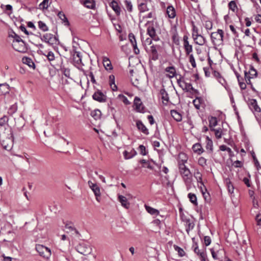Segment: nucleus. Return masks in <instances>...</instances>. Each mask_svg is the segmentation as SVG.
<instances>
[{"mask_svg": "<svg viewBox=\"0 0 261 261\" xmlns=\"http://www.w3.org/2000/svg\"><path fill=\"white\" fill-rule=\"evenodd\" d=\"M187 160L188 158L185 153H179L178 161L179 171L185 184L189 185L192 181V175L189 169L185 165Z\"/></svg>", "mask_w": 261, "mask_h": 261, "instance_id": "nucleus-1", "label": "nucleus"}, {"mask_svg": "<svg viewBox=\"0 0 261 261\" xmlns=\"http://www.w3.org/2000/svg\"><path fill=\"white\" fill-rule=\"evenodd\" d=\"M2 137V136H1ZM1 144L4 149L9 150L11 149L13 145V137L11 129L8 128L7 130V133H5V137L4 138H0Z\"/></svg>", "mask_w": 261, "mask_h": 261, "instance_id": "nucleus-2", "label": "nucleus"}, {"mask_svg": "<svg viewBox=\"0 0 261 261\" xmlns=\"http://www.w3.org/2000/svg\"><path fill=\"white\" fill-rule=\"evenodd\" d=\"M224 32L222 30L218 29L217 32L211 34V39L213 45L219 46L223 44Z\"/></svg>", "mask_w": 261, "mask_h": 261, "instance_id": "nucleus-3", "label": "nucleus"}, {"mask_svg": "<svg viewBox=\"0 0 261 261\" xmlns=\"http://www.w3.org/2000/svg\"><path fill=\"white\" fill-rule=\"evenodd\" d=\"M40 38L41 41L48 43L50 45L56 44L59 41L55 35L50 33H46L43 36L40 35Z\"/></svg>", "mask_w": 261, "mask_h": 261, "instance_id": "nucleus-4", "label": "nucleus"}, {"mask_svg": "<svg viewBox=\"0 0 261 261\" xmlns=\"http://www.w3.org/2000/svg\"><path fill=\"white\" fill-rule=\"evenodd\" d=\"M177 82L179 86L181 87L182 90L187 92L190 91L191 90L195 92H197V90L192 87L191 83H187L183 80V77H182L181 75H179V78L177 80Z\"/></svg>", "mask_w": 261, "mask_h": 261, "instance_id": "nucleus-5", "label": "nucleus"}, {"mask_svg": "<svg viewBox=\"0 0 261 261\" xmlns=\"http://www.w3.org/2000/svg\"><path fill=\"white\" fill-rule=\"evenodd\" d=\"M36 249L40 256L46 259L49 258L51 255L50 250L42 245H37Z\"/></svg>", "mask_w": 261, "mask_h": 261, "instance_id": "nucleus-6", "label": "nucleus"}, {"mask_svg": "<svg viewBox=\"0 0 261 261\" xmlns=\"http://www.w3.org/2000/svg\"><path fill=\"white\" fill-rule=\"evenodd\" d=\"M192 247L193 248L194 253L198 256L201 261H206L207 255L205 247L199 249L197 243H195Z\"/></svg>", "mask_w": 261, "mask_h": 261, "instance_id": "nucleus-7", "label": "nucleus"}, {"mask_svg": "<svg viewBox=\"0 0 261 261\" xmlns=\"http://www.w3.org/2000/svg\"><path fill=\"white\" fill-rule=\"evenodd\" d=\"M12 46L14 49L20 53H25L28 51L27 44L23 40L18 42H12Z\"/></svg>", "mask_w": 261, "mask_h": 261, "instance_id": "nucleus-8", "label": "nucleus"}, {"mask_svg": "<svg viewBox=\"0 0 261 261\" xmlns=\"http://www.w3.org/2000/svg\"><path fill=\"white\" fill-rule=\"evenodd\" d=\"M146 25H148L147 29V34L154 41L159 40V37L156 35L155 29L153 26V22L148 21Z\"/></svg>", "mask_w": 261, "mask_h": 261, "instance_id": "nucleus-9", "label": "nucleus"}, {"mask_svg": "<svg viewBox=\"0 0 261 261\" xmlns=\"http://www.w3.org/2000/svg\"><path fill=\"white\" fill-rule=\"evenodd\" d=\"M92 98L94 100L99 102H105L106 101L107 97L106 94L102 93L100 90H97L93 94Z\"/></svg>", "mask_w": 261, "mask_h": 261, "instance_id": "nucleus-10", "label": "nucleus"}, {"mask_svg": "<svg viewBox=\"0 0 261 261\" xmlns=\"http://www.w3.org/2000/svg\"><path fill=\"white\" fill-rule=\"evenodd\" d=\"M88 184L90 189L94 193L96 200L97 201H99V198L101 195L99 187L96 184L93 183L91 180L88 181Z\"/></svg>", "mask_w": 261, "mask_h": 261, "instance_id": "nucleus-11", "label": "nucleus"}, {"mask_svg": "<svg viewBox=\"0 0 261 261\" xmlns=\"http://www.w3.org/2000/svg\"><path fill=\"white\" fill-rule=\"evenodd\" d=\"M134 106L135 107V109L137 112L142 113L145 112V108L140 98L138 97H136L135 98Z\"/></svg>", "mask_w": 261, "mask_h": 261, "instance_id": "nucleus-12", "label": "nucleus"}, {"mask_svg": "<svg viewBox=\"0 0 261 261\" xmlns=\"http://www.w3.org/2000/svg\"><path fill=\"white\" fill-rule=\"evenodd\" d=\"M165 71L167 72L166 76L169 79H172L174 77H176L177 73L175 67L173 66L167 67L165 69Z\"/></svg>", "mask_w": 261, "mask_h": 261, "instance_id": "nucleus-13", "label": "nucleus"}, {"mask_svg": "<svg viewBox=\"0 0 261 261\" xmlns=\"http://www.w3.org/2000/svg\"><path fill=\"white\" fill-rule=\"evenodd\" d=\"M160 48L159 45H152L150 47V59L156 61L159 59L158 49Z\"/></svg>", "mask_w": 261, "mask_h": 261, "instance_id": "nucleus-14", "label": "nucleus"}, {"mask_svg": "<svg viewBox=\"0 0 261 261\" xmlns=\"http://www.w3.org/2000/svg\"><path fill=\"white\" fill-rule=\"evenodd\" d=\"M73 61L75 65L80 67L81 65H83L82 61V56L80 52L75 51L72 55Z\"/></svg>", "mask_w": 261, "mask_h": 261, "instance_id": "nucleus-15", "label": "nucleus"}, {"mask_svg": "<svg viewBox=\"0 0 261 261\" xmlns=\"http://www.w3.org/2000/svg\"><path fill=\"white\" fill-rule=\"evenodd\" d=\"M77 251L84 255H87L91 252V248L86 245H80L77 248Z\"/></svg>", "mask_w": 261, "mask_h": 261, "instance_id": "nucleus-16", "label": "nucleus"}, {"mask_svg": "<svg viewBox=\"0 0 261 261\" xmlns=\"http://www.w3.org/2000/svg\"><path fill=\"white\" fill-rule=\"evenodd\" d=\"M249 107L250 109L252 111L256 112H260L261 109L257 105V102L256 99H252L249 100Z\"/></svg>", "mask_w": 261, "mask_h": 261, "instance_id": "nucleus-17", "label": "nucleus"}, {"mask_svg": "<svg viewBox=\"0 0 261 261\" xmlns=\"http://www.w3.org/2000/svg\"><path fill=\"white\" fill-rule=\"evenodd\" d=\"M136 126L138 129L141 131L144 134L146 135H148L149 134L148 129L146 128V127L141 120H138L136 121Z\"/></svg>", "mask_w": 261, "mask_h": 261, "instance_id": "nucleus-18", "label": "nucleus"}, {"mask_svg": "<svg viewBox=\"0 0 261 261\" xmlns=\"http://www.w3.org/2000/svg\"><path fill=\"white\" fill-rule=\"evenodd\" d=\"M110 6L112 8L113 10L115 12L117 16L120 15L121 12V8L116 1L114 0L112 1L110 4Z\"/></svg>", "mask_w": 261, "mask_h": 261, "instance_id": "nucleus-19", "label": "nucleus"}, {"mask_svg": "<svg viewBox=\"0 0 261 261\" xmlns=\"http://www.w3.org/2000/svg\"><path fill=\"white\" fill-rule=\"evenodd\" d=\"M210 250L212 257L215 259H220L222 254L224 253V251L223 249H219L215 251L214 248H211Z\"/></svg>", "mask_w": 261, "mask_h": 261, "instance_id": "nucleus-20", "label": "nucleus"}, {"mask_svg": "<svg viewBox=\"0 0 261 261\" xmlns=\"http://www.w3.org/2000/svg\"><path fill=\"white\" fill-rule=\"evenodd\" d=\"M193 39L196 44L201 46L203 45L206 42L205 38L201 35H195V37H193Z\"/></svg>", "mask_w": 261, "mask_h": 261, "instance_id": "nucleus-21", "label": "nucleus"}, {"mask_svg": "<svg viewBox=\"0 0 261 261\" xmlns=\"http://www.w3.org/2000/svg\"><path fill=\"white\" fill-rule=\"evenodd\" d=\"M118 200L121 203V205L126 208L128 209L130 206V203L128 202L127 198L121 195H118Z\"/></svg>", "mask_w": 261, "mask_h": 261, "instance_id": "nucleus-22", "label": "nucleus"}, {"mask_svg": "<svg viewBox=\"0 0 261 261\" xmlns=\"http://www.w3.org/2000/svg\"><path fill=\"white\" fill-rule=\"evenodd\" d=\"M64 224L65 228L68 230L66 231L67 232L74 231L75 233L79 234V232L74 227L73 224L71 222H66Z\"/></svg>", "mask_w": 261, "mask_h": 261, "instance_id": "nucleus-23", "label": "nucleus"}, {"mask_svg": "<svg viewBox=\"0 0 261 261\" xmlns=\"http://www.w3.org/2000/svg\"><path fill=\"white\" fill-rule=\"evenodd\" d=\"M103 65L107 70H111L113 69V66L110 59L107 57H102Z\"/></svg>", "mask_w": 261, "mask_h": 261, "instance_id": "nucleus-24", "label": "nucleus"}, {"mask_svg": "<svg viewBox=\"0 0 261 261\" xmlns=\"http://www.w3.org/2000/svg\"><path fill=\"white\" fill-rule=\"evenodd\" d=\"M166 14L169 18H174L176 16V11L172 6H169L167 8Z\"/></svg>", "mask_w": 261, "mask_h": 261, "instance_id": "nucleus-25", "label": "nucleus"}, {"mask_svg": "<svg viewBox=\"0 0 261 261\" xmlns=\"http://www.w3.org/2000/svg\"><path fill=\"white\" fill-rule=\"evenodd\" d=\"M170 114L173 118L177 122H180L182 120V115L176 110H172L170 111Z\"/></svg>", "mask_w": 261, "mask_h": 261, "instance_id": "nucleus-26", "label": "nucleus"}, {"mask_svg": "<svg viewBox=\"0 0 261 261\" xmlns=\"http://www.w3.org/2000/svg\"><path fill=\"white\" fill-rule=\"evenodd\" d=\"M192 149L195 153L200 155L204 152V149L200 143H195L193 145Z\"/></svg>", "mask_w": 261, "mask_h": 261, "instance_id": "nucleus-27", "label": "nucleus"}, {"mask_svg": "<svg viewBox=\"0 0 261 261\" xmlns=\"http://www.w3.org/2000/svg\"><path fill=\"white\" fill-rule=\"evenodd\" d=\"M82 4L87 8L94 9L95 8V2L94 0H85Z\"/></svg>", "mask_w": 261, "mask_h": 261, "instance_id": "nucleus-28", "label": "nucleus"}, {"mask_svg": "<svg viewBox=\"0 0 261 261\" xmlns=\"http://www.w3.org/2000/svg\"><path fill=\"white\" fill-rule=\"evenodd\" d=\"M172 40L173 42L176 45H178L179 44V39L178 33L177 32L176 27H175L174 29L172 30Z\"/></svg>", "mask_w": 261, "mask_h": 261, "instance_id": "nucleus-29", "label": "nucleus"}, {"mask_svg": "<svg viewBox=\"0 0 261 261\" xmlns=\"http://www.w3.org/2000/svg\"><path fill=\"white\" fill-rule=\"evenodd\" d=\"M205 148L211 153L213 151V143L212 140L208 136L206 137Z\"/></svg>", "mask_w": 261, "mask_h": 261, "instance_id": "nucleus-30", "label": "nucleus"}, {"mask_svg": "<svg viewBox=\"0 0 261 261\" xmlns=\"http://www.w3.org/2000/svg\"><path fill=\"white\" fill-rule=\"evenodd\" d=\"M58 16L62 21V23H63L65 25H69V22L68 20V19L63 12H59L58 13Z\"/></svg>", "mask_w": 261, "mask_h": 261, "instance_id": "nucleus-31", "label": "nucleus"}, {"mask_svg": "<svg viewBox=\"0 0 261 261\" xmlns=\"http://www.w3.org/2000/svg\"><path fill=\"white\" fill-rule=\"evenodd\" d=\"M247 76H250V79L256 77L257 76V71L253 66H250L249 70L246 71Z\"/></svg>", "mask_w": 261, "mask_h": 261, "instance_id": "nucleus-32", "label": "nucleus"}, {"mask_svg": "<svg viewBox=\"0 0 261 261\" xmlns=\"http://www.w3.org/2000/svg\"><path fill=\"white\" fill-rule=\"evenodd\" d=\"M225 184L226 185L228 191L229 193L232 194L233 193L234 187L231 182L229 178H226L225 180Z\"/></svg>", "mask_w": 261, "mask_h": 261, "instance_id": "nucleus-33", "label": "nucleus"}, {"mask_svg": "<svg viewBox=\"0 0 261 261\" xmlns=\"http://www.w3.org/2000/svg\"><path fill=\"white\" fill-rule=\"evenodd\" d=\"M145 210L151 215L158 216L159 214V211L150 206L145 205Z\"/></svg>", "mask_w": 261, "mask_h": 261, "instance_id": "nucleus-34", "label": "nucleus"}, {"mask_svg": "<svg viewBox=\"0 0 261 261\" xmlns=\"http://www.w3.org/2000/svg\"><path fill=\"white\" fill-rule=\"evenodd\" d=\"M109 84L113 91L117 90V87L115 83V76L114 75L112 74L109 76Z\"/></svg>", "mask_w": 261, "mask_h": 261, "instance_id": "nucleus-35", "label": "nucleus"}, {"mask_svg": "<svg viewBox=\"0 0 261 261\" xmlns=\"http://www.w3.org/2000/svg\"><path fill=\"white\" fill-rule=\"evenodd\" d=\"M22 61L23 63L28 65L30 67L35 68V64L30 58L23 57Z\"/></svg>", "mask_w": 261, "mask_h": 261, "instance_id": "nucleus-36", "label": "nucleus"}, {"mask_svg": "<svg viewBox=\"0 0 261 261\" xmlns=\"http://www.w3.org/2000/svg\"><path fill=\"white\" fill-rule=\"evenodd\" d=\"M213 75L215 77H216L218 80V82L222 85L225 83V81L224 79L221 76L220 73L219 72L217 71H214L213 72Z\"/></svg>", "mask_w": 261, "mask_h": 261, "instance_id": "nucleus-37", "label": "nucleus"}, {"mask_svg": "<svg viewBox=\"0 0 261 261\" xmlns=\"http://www.w3.org/2000/svg\"><path fill=\"white\" fill-rule=\"evenodd\" d=\"M160 94L162 96V99L163 101H166V102H168L169 100V97L168 94L167 93V91L165 90V89L163 88L160 90Z\"/></svg>", "mask_w": 261, "mask_h": 261, "instance_id": "nucleus-38", "label": "nucleus"}, {"mask_svg": "<svg viewBox=\"0 0 261 261\" xmlns=\"http://www.w3.org/2000/svg\"><path fill=\"white\" fill-rule=\"evenodd\" d=\"M209 126L210 128H213L214 127L217 125L218 121L217 118L215 117H211L208 118Z\"/></svg>", "mask_w": 261, "mask_h": 261, "instance_id": "nucleus-39", "label": "nucleus"}, {"mask_svg": "<svg viewBox=\"0 0 261 261\" xmlns=\"http://www.w3.org/2000/svg\"><path fill=\"white\" fill-rule=\"evenodd\" d=\"M188 197L189 198L190 202L192 203L194 205H198L197 197L195 194L190 193L188 195Z\"/></svg>", "mask_w": 261, "mask_h": 261, "instance_id": "nucleus-40", "label": "nucleus"}, {"mask_svg": "<svg viewBox=\"0 0 261 261\" xmlns=\"http://www.w3.org/2000/svg\"><path fill=\"white\" fill-rule=\"evenodd\" d=\"M173 247L175 250L178 252V254L180 257H183L186 255L185 251L180 247L174 245Z\"/></svg>", "mask_w": 261, "mask_h": 261, "instance_id": "nucleus-41", "label": "nucleus"}, {"mask_svg": "<svg viewBox=\"0 0 261 261\" xmlns=\"http://www.w3.org/2000/svg\"><path fill=\"white\" fill-rule=\"evenodd\" d=\"M194 176L198 182H200L203 185L202 181V174L198 169H196L194 172Z\"/></svg>", "mask_w": 261, "mask_h": 261, "instance_id": "nucleus-42", "label": "nucleus"}, {"mask_svg": "<svg viewBox=\"0 0 261 261\" xmlns=\"http://www.w3.org/2000/svg\"><path fill=\"white\" fill-rule=\"evenodd\" d=\"M101 113L99 110H95L91 112V115L95 120L98 119L100 118Z\"/></svg>", "mask_w": 261, "mask_h": 261, "instance_id": "nucleus-43", "label": "nucleus"}, {"mask_svg": "<svg viewBox=\"0 0 261 261\" xmlns=\"http://www.w3.org/2000/svg\"><path fill=\"white\" fill-rule=\"evenodd\" d=\"M136 154V152L135 150H132L130 152L127 151H124L123 152V155L125 159H129L133 158Z\"/></svg>", "mask_w": 261, "mask_h": 261, "instance_id": "nucleus-44", "label": "nucleus"}, {"mask_svg": "<svg viewBox=\"0 0 261 261\" xmlns=\"http://www.w3.org/2000/svg\"><path fill=\"white\" fill-rule=\"evenodd\" d=\"M38 28L43 32H46L48 30V28L46 24L42 21H39L38 22Z\"/></svg>", "mask_w": 261, "mask_h": 261, "instance_id": "nucleus-45", "label": "nucleus"}, {"mask_svg": "<svg viewBox=\"0 0 261 261\" xmlns=\"http://www.w3.org/2000/svg\"><path fill=\"white\" fill-rule=\"evenodd\" d=\"M124 5L127 9V10L129 12H131L133 11V5L130 1L129 0H125L124 1Z\"/></svg>", "mask_w": 261, "mask_h": 261, "instance_id": "nucleus-46", "label": "nucleus"}, {"mask_svg": "<svg viewBox=\"0 0 261 261\" xmlns=\"http://www.w3.org/2000/svg\"><path fill=\"white\" fill-rule=\"evenodd\" d=\"M207 160L204 157L201 156L198 159V164L199 166L204 168L206 165Z\"/></svg>", "mask_w": 261, "mask_h": 261, "instance_id": "nucleus-47", "label": "nucleus"}, {"mask_svg": "<svg viewBox=\"0 0 261 261\" xmlns=\"http://www.w3.org/2000/svg\"><path fill=\"white\" fill-rule=\"evenodd\" d=\"M61 71L66 77H69L70 75V69L65 68L64 66H61Z\"/></svg>", "mask_w": 261, "mask_h": 261, "instance_id": "nucleus-48", "label": "nucleus"}, {"mask_svg": "<svg viewBox=\"0 0 261 261\" xmlns=\"http://www.w3.org/2000/svg\"><path fill=\"white\" fill-rule=\"evenodd\" d=\"M138 8L140 13H144L145 12L149 11V10L147 6V3L143 5H141L140 6L138 7Z\"/></svg>", "mask_w": 261, "mask_h": 261, "instance_id": "nucleus-49", "label": "nucleus"}, {"mask_svg": "<svg viewBox=\"0 0 261 261\" xmlns=\"http://www.w3.org/2000/svg\"><path fill=\"white\" fill-rule=\"evenodd\" d=\"M201 100L202 99L199 97H197L194 100H193V103L196 109H200Z\"/></svg>", "mask_w": 261, "mask_h": 261, "instance_id": "nucleus-50", "label": "nucleus"}, {"mask_svg": "<svg viewBox=\"0 0 261 261\" xmlns=\"http://www.w3.org/2000/svg\"><path fill=\"white\" fill-rule=\"evenodd\" d=\"M211 130L215 132V135L217 139H220L222 137V130L221 128L219 129H214V128H211Z\"/></svg>", "mask_w": 261, "mask_h": 261, "instance_id": "nucleus-51", "label": "nucleus"}, {"mask_svg": "<svg viewBox=\"0 0 261 261\" xmlns=\"http://www.w3.org/2000/svg\"><path fill=\"white\" fill-rule=\"evenodd\" d=\"M228 7L230 10H232L233 12H235L237 9L236 2L234 1H230L228 4Z\"/></svg>", "mask_w": 261, "mask_h": 261, "instance_id": "nucleus-52", "label": "nucleus"}, {"mask_svg": "<svg viewBox=\"0 0 261 261\" xmlns=\"http://www.w3.org/2000/svg\"><path fill=\"white\" fill-rule=\"evenodd\" d=\"M118 98L121 100L125 105H129L130 102L128 100L127 98L123 95V94H119L118 96Z\"/></svg>", "mask_w": 261, "mask_h": 261, "instance_id": "nucleus-53", "label": "nucleus"}, {"mask_svg": "<svg viewBox=\"0 0 261 261\" xmlns=\"http://www.w3.org/2000/svg\"><path fill=\"white\" fill-rule=\"evenodd\" d=\"M9 86L6 83L0 84V90L2 91L4 90V91L3 92L7 93L9 91Z\"/></svg>", "mask_w": 261, "mask_h": 261, "instance_id": "nucleus-54", "label": "nucleus"}, {"mask_svg": "<svg viewBox=\"0 0 261 261\" xmlns=\"http://www.w3.org/2000/svg\"><path fill=\"white\" fill-rule=\"evenodd\" d=\"M48 3L49 0H43V2L39 5V7L42 9H47L49 7Z\"/></svg>", "mask_w": 261, "mask_h": 261, "instance_id": "nucleus-55", "label": "nucleus"}, {"mask_svg": "<svg viewBox=\"0 0 261 261\" xmlns=\"http://www.w3.org/2000/svg\"><path fill=\"white\" fill-rule=\"evenodd\" d=\"M204 27L207 31H209L213 28V22L210 20L205 21Z\"/></svg>", "mask_w": 261, "mask_h": 261, "instance_id": "nucleus-56", "label": "nucleus"}, {"mask_svg": "<svg viewBox=\"0 0 261 261\" xmlns=\"http://www.w3.org/2000/svg\"><path fill=\"white\" fill-rule=\"evenodd\" d=\"M42 54L45 56L49 61H52L55 60L54 54L51 51H49L47 55H45V54Z\"/></svg>", "mask_w": 261, "mask_h": 261, "instance_id": "nucleus-57", "label": "nucleus"}, {"mask_svg": "<svg viewBox=\"0 0 261 261\" xmlns=\"http://www.w3.org/2000/svg\"><path fill=\"white\" fill-rule=\"evenodd\" d=\"M156 15L154 11H150L148 14L143 16V18H154L155 19Z\"/></svg>", "mask_w": 261, "mask_h": 261, "instance_id": "nucleus-58", "label": "nucleus"}, {"mask_svg": "<svg viewBox=\"0 0 261 261\" xmlns=\"http://www.w3.org/2000/svg\"><path fill=\"white\" fill-rule=\"evenodd\" d=\"M189 37L187 35H185L183 37V46L184 48H185L186 47H188L190 44H189Z\"/></svg>", "mask_w": 261, "mask_h": 261, "instance_id": "nucleus-59", "label": "nucleus"}, {"mask_svg": "<svg viewBox=\"0 0 261 261\" xmlns=\"http://www.w3.org/2000/svg\"><path fill=\"white\" fill-rule=\"evenodd\" d=\"M128 39L132 44L137 43L135 36L132 33H130L128 34Z\"/></svg>", "mask_w": 261, "mask_h": 261, "instance_id": "nucleus-60", "label": "nucleus"}, {"mask_svg": "<svg viewBox=\"0 0 261 261\" xmlns=\"http://www.w3.org/2000/svg\"><path fill=\"white\" fill-rule=\"evenodd\" d=\"M189 62L191 64L193 68H195L196 67V62L194 59V57L193 54L189 55Z\"/></svg>", "mask_w": 261, "mask_h": 261, "instance_id": "nucleus-61", "label": "nucleus"}, {"mask_svg": "<svg viewBox=\"0 0 261 261\" xmlns=\"http://www.w3.org/2000/svg\"><path fill=\"white\" fill-rule=\"evenodd\" d=\"M255 221L256 223V225L259 227V228L261 227V214H257L255 217Z\"/></svg>", "mask_w": 261, "mask_h": 261, "instance_id": "nucleus-62", "label": "nucleus"}, {"mask_svg": "<svg viewBox=\"0 0 261 261\" xmlns=\"http://www.w3.org/2000/svg\"><path fill=\"white\" fill-rule=\"evenodd\" d=\"M253 159L254 162V165L256 167L257 170H259V169L261 168V167L260 166L259 163L258 161L257 160V158H256L255 155H252Z\"/></svg>", "mask_w": 261, "mask_h": 261, "instance_id": "nucleus-63", "label": "nucleus"}, {"mask_svg": "<svg viewBox=\"0 0 261 261\" xmlns=\"http://www.w3.org/2000/svg\"><path fill=\"white\" fill-rule=\"evenodd\" d=\"M140 163L144 164V167L150 169H152V166L150 165L148 161H147L145 160H142L140 161Z\"/></svg>", "mask_w": 261, "mask_h": 261, "instance_id": "nucleus-64", "label": "nucleus"}]
</instances>
